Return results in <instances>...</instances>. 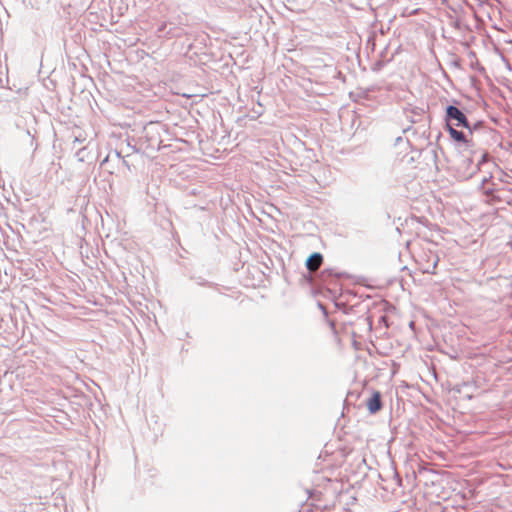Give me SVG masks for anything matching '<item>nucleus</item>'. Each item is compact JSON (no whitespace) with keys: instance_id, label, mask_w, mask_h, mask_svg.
<instances>
[{"instance_id":"obj_5","label":"nucleus","mask_w":512,"mask_h":512,"mask_svg":"<svg viewBox=\"0 0 512 512\" xmlns=\"http://www.w3.org/2000/svg\"><path fill=\"white\" fill-rule=\"evenodd\" d=\"M446 113L448 114V108L446 109ZM446 126H447V127L449 126V123H448V115L446 116Z\"/></svg>"},{"instance_id":"obj_6","label":"nucleus","mask_w":512,"mask_h":512,"mask_svg":"<svg viewBox=\"0 0 512 512\" xmlns=\"http://www.w3.org/2000/svg\"><path fill=\"white\" fill-rule=\"evenodd\" d=\"M442 512H445L444 510Z\"/></svg>"},{"instance_id":"obj_4","label":"nucleus","mask_w":512,"mask_h":512,"mask_svg":"<svg viewBox=\"0 0 512 512\" xmlns=\"http://www.w3.org/2000/svg\"><path fill=\"white\" fill-rule=\"evenodd\" d=\"M418 264L423 273H435L436 260L434 256L432 257V261H426L423 263L421 260H419Z\"/></svg>"},{"instance_id":"obj_3","label":"nucleus","mask_w":512,"mask_h":512,"mask_svg":"<svg viewBox=\"0 0 512 512\" xmlns=\"http://www.w3.org/2000/svg\"><path fill=\"white\" fill-rule=\"evenodd\" d=\"M323 257L320 253H313L306 261V267L309 271L315 272L322 265Z\"/></svg>"},{"instance_id":"obj_1","label":"nucleus","mask_w":512,"mask_h":512,"mask_svg":"<svg viewBox=\"0 0 512 512\" xmlns=\"http://www.w3.org/2000/svg\"><path fill=\"white\" fill-rule=\"evenodd\" d=\"M450 137L464 151H471L473 147V131L469 125L467 117L458 108L450 105Z\"/></svg>"},{"instance_id":"obj_2","label":"nucleus","mask_w":512,"mask_h":512,"mask_svg":"<svg viewBox=\"0 0 512 512\" xmlns=\"http://www.w3.org/2000/svg\"><path fill=\"white\" fill-rule=\"evenodd\" d=\"M366 406L371 414H375L382 408L381 393L374 391L371 397L367 400Z\"/></svg>"}]
</instances>
